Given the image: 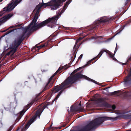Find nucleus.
Here are the masks:
<instances>
[{
	"label": "nucleus",
	"mask_w": 131,
	"mask_h": 131,
	"mask_svg": "<svg viewBox=\"0 0 131 131\" xmlns=\"http://www.w3.org/2000/svg\"><path fill=\"white\" fill-rule=\"evenodd\" d=\"M83 71V70H82L72 76L70 75L61 84L57 85L54 87L53 88V91L54 93H56L61 91L54 99L53 101L57 100L62 92L63 90H62V89H64L67 88L68 85L73 84L77 80L80 79H85L89 81H91L98 85H99V83L95 80L85 75L81 74Z\"/></svg>",
	"instance_id": "obj_1"
},
{
	"label": "nucleus",
	"mask_w": 131,
	"mask_h": 131,
	"mask_svg": "<svg viewBox=\"0 0 131 131\" xmlns=\"http://www.w3.org/2000/svg\"><path fill=\"white\" fill-rule=\"evenodd\" d=\"M38 18L34 17L33 19L29 25L27 27H25L23 31L25 33L27 32L28 35L34 31L47 25V26L51 28H53L56 23L57 18L56 17H54L48 19L39 23H36Z\"/></svg>",
	"instance_id": "obj_2"
},
{
	"label": "nucleus",
	"mask_w": 131,
	"mask_h": 131,
	"mask_svg": "<svg viewBox=\"0 0 131 131\" xmlns=\"http://www.w3.org/2000/svg\"><path fill=\"white\" fill-rule=\"evenodd\" d=\"M56 75V74L54 73L50 77L48 81L46 84L44 89L42 91L37 95L36 97L31 102L28 104L24 109L17 114V118L16 120V121H17V122H18L19 121L26 110L29 109L34 103L37 102L38 101V100L40 98V97H39V96L42 92L52 87L54 82L53 80H52V79Z\"/></svg>",
	"instance_id": "obj_3"
},
{
	"label": "nucleus",
	"mask_w": 131,
	"mask_h": 131,
	"mask_svg": "<svg viewBox=\"0 0 131 131\" xmlns=\"http://www.w3.org/2000/svg\"><path fill=\"white\" fill-rule=\"evenodd\" d=\"M111 118V117L107 116L98 117L91 121L89 124L78 131L71 130L70 131H90L96 128L104 121Z\"/></svg>",
	"instance_id": "obj_4"
},
{
	"label": "nucleus",
	"mask_w": 131,
	"mask_h": 131,
	"mask_svg": "<svg viewBox=\"0 0 131 131\" xmlns=\"http://www.w3.org/2000/svg\"><path fill=\"white\" fill-rule=\"evenodd\" d=\"M115 19V18L113 17H109L106 16L101 17L100 18V19H98L95 22L94 26L91 28L90 30L96 29L98 28H101L102 27L101 24L105 25L107 23H111Z\"/></svg>",
	"instance_id": "obj_5"
},
{
	"label": "nucleus",
	"mask_w": 131,
	"mask_h": 131,
	"mask_svg": "<svg viewBox=\"0 0 131 131\" xmlns=\"http://www.w3.org/2000/svg\"><path fill=\"white\" fill-rule=\"evenodd\" d=\"M26 33L25 32L23 31L22 34L20 35L15 40L11 46V49L12 50L9 52V53H11L13 54L15 52L18 47L20 45L25 38V36Z\"/></svg>",
	"instance_id": "obj_6"
},
{
	"label": "nucleus",
	"mask_w": 131,
	"mask_h": 131,
	"mask_svg": "<svg viewBox=\"0 0 131 131\" xmlns=\"http://www.w3.org/2000/svg\"><path fill=\"white\" fill-rule=\"evenodd\" d=\"M66 0H52L51 2L50 3H42L41 5H38L39 6L46 7L48 6H51V8L53 10L57 9L60 6V4L62 2H65Z\"/></svg>",
	"instance_id": "obj_7"
},
{
	"label": "nucleus",
	"mask_w": 131,
	"mask_h": 131,
	"mask_svg": "<svg viewBox=\"0 0 131 131\" xmlns=\"http://www.w3.org/2000/svg\"><path fill=\"white\" fill-rule=\"evenodd\" d=\"M22 0H15L14 3H12L8 4L6 7L4 8L3 11L9 12L11 11Z\"/></svg>",
	"instance_id": "obj_8"
},
{
	"label": "nucleus",
	"mask_w": 131,
	"mask_h": 131,
	"mask_svg": "<svg viewBox=\"0 0 131 131\" xmlns=\"http://www.w3.org/2000/svg\"><path fill=\"white\" fill-rule=\"evenodd\" d=\"M112 118L111 119L109 120L112 119H113L114 120L120 119L121 118L125 119H131V113H130L126 115H120L114 118Z\"/></svg>",
	"instance_id": "obj_9"
},
{
	"label": "nucleus",
	"mask_w": 131,
	"mask_h": 131,
	"mask_svg": "<svg viewBox=\"0 0 131 131\" xmlns=\"http://www.w3.org/2000/svg\"><path fill=\"white\" fill-rule=\"evenodd\" d=\"M49 105L48 103L46 104L43 105V107H40V108L38 109L35 115V117H37L38 116L39 118L41 114L42 113L44 110L46 108H48V106Z\"/></svg>",
	"instance_id": "obj_10"
},
{
	"label": "nucleus",
	"mask_w": 131,
	"mask_h": 131,
	"mask_svg": "<svg viewBox=\"0 0 131 131\" xmlns=\"http://www.w3.org/2000/svg\"><path fill=\"white\" fill-rule=\"evenodd\" d=\"M35 117V116L34 115L32 118L28 122L24 127L22 128L21 131H25L27 129L30 125L34 122L35 120L37 118Z\"/></svg>",
	"instance_id": "obj_11"
},
{
	"label": "nucleus",
	"mask_w": 131,
	"mask_h": 131,
	"mask_svg": "<svg viewBox=\"0 0 131 131\" xmlns=\"http://www.w3.org/2000/svg\"><path fill=\"white\" fill-rule=\"evenodd\" d=\"M124 84L128 86L131 84V76L128 75L124 79Z\"/></svg>",
	"instance_id": "obj_12"
},
{
	"label": "nucleus",
	"mask_w": 131,
	"mask_h": 131,
	"mask_svg": "<svg viewBox=\"0 0 131 131\" xmlns=\"http://www.w3.org/2000/svg\"><path fill=\"white\" fill-rule=\"evenodd\" d=\"M70 110L72 112H75L78 111H79L80 112H82L85 111L84 109L81 107L78 108L77 107H74L73 106L71 107Z\"/></svg>",
	"instance_id": "obj_13"
},
{
	"label": "nucleus",
	"mask_w": 131,
	"mask_h": 131,
	"mask_svg": "<svg viewBox=\"0 0 131 131\" xmlns=\"http://www.w3.org/2000/svg\"><path fill=\"white\" fill-rule=\"evenodd\" d=\"M103 52L102 51H100L97 56H96L95 57L92 59L91 60H90V61H88L86 63V64H85L84 66V67L87 66L89 65L90 63H91L92 61L96 59H98L100 57L102 54H103Z\"/></svg>",
	"instance_id": "obj_14"
},
{
	"label": "nucleus",
	"mask_w": 131,
	"mask_h": 131,
	"mask_svg": "<svg viewBox=\"0 0 131 131\" xmlns=\"http://www.w3.org/2000/svg\"><path fill=\"white\" fill-rule=\"evenodd\" d=\"M13 14H8L6 15L0 19L1 21H2V23H3L5 22L7 20L9 19L11 17L13 16Z\"/></svg>",
	"instance_id": "obj_15"
},
{
	"label": "nucleus",
	"mask_w": 131,
	"mask_h": 131,
	"mask_svg": "<svg viewBox=\"0 0 131 131\" xmlns=\"http://www.w3.org/2000/svg\"><path fill=\"white\" fill-rule=\"evenodd\" d=\"M13 14H8L6 15L0 19L1 21H2V23H3L5 22L7 20L9 19L11 17L13 16Z\"/></svg>",
	"instance_id": "obj_16"
},
{
	"label": "nucleus",
	"mask_w": 131,
	"mask_h": 131,
	"mask_svg": "<svg viewBox=\"0 0 131 131\" xmlns=\"http://www.w3.org/2000/svg\"><path fill=\"white\" fill-rule=\"evenodd\" d=\"M41 8V6H39L38 5L36 7V8L34 9V11L36 10V13L34 16L35 17L38 18V14L39 12V10L40 8Z\"/></svg>",
	"instance_id": "obj_17"
},
{
	"label": "nucleus",
	"mask_w": 131,
	"mask_h": 131,
	"mask_svg": "<svg viewBox=\"0 0 131 131\" xmlns=\"http://www.w3.org/2000/svg\"><path fill=\"white\" fill-rule=\"evenodd\" d=\"M70 67V66H69V64H66L65 66L63 67H60L56 71L55 73H54L56 74V75L57 73H58L62 69H67L69 67Z\"/></svg>",
	"instance_id": "obj_18"
},
{
	"label": "nucleus",
	"mask_w": 131,
	"mask_h": 131,
	"mask_svg": "<svg viewBox=\"0 0 131 131\" xmlns=\"http://www.w3.org/2000/svg\"><path fill=\"white\" fill-rule=\"evenodd\" d=\"M124 94L125 96L128 97L131 99V89H130L129 91L125 92Z\"/></svg>",
	"instance_id": "obj_19"
},
{
	"label": "nucleus",
	"mask_w": 131,
	"mask_h": 131,
	"mask_svg": "<svg viewBox=\"0 0 131 131\" xmlns=\"http://www.w3.org/2000/svg\"><path fill=\"white\" fill-rule=\"evenodd\" d=\"M101 51H102L103 52V53L104 52H105L107 53H108V54L110 56V58H112L114 57V54H113L112 52L108 50H101Z\"/></svg>",
	"instance_id": "obj_20"
},
{
	"label": "nucleus",
	"mask_w": 131,
	"mask_h": 131,
	"mask_svg": "<svg viewBox=\"0 0 131 131\" xmlns=\"http://www.w3.org/2000/svg\"><path fill=\"white\" fill-rule=\"evenodd\" d=\"M72 0H68L65 5L64 6L63 8V9H64V10H65L67 7V6L70 3V2H71Z\"/></svg>",
	"instance_id": "obj_21"
},
{
	"label": "nucleus",
	"mask_w": 131,
	"mask_h": 131,
	"mask_svg": "<svg viewBox=\"0 0 131 131\" xmlns=\"http://www.w3.org/2000/svg\"><path fill=\"white\" fill-rule=\"evenodd\" d=\"M38 44H37L35 46V47H34L33 48V49H36V48H39V49H41L42 48L46 46L45 44H42V45H40L39 46H38Z\"/></svg>",
	"instance_id": "obj_22"
},
{
	"label": "nucleus",
	"mask_w": 131,
	"mask_h": 131,
	"mask_svg": "<svg viewBox=\"0 0 131 131\" xmlns=\"http://www.w3.org/2000/svg\"><path fill=\"white\" fill-rule=\"evenodd\" d=\"M119 92L120 91H117L112 92H111L110 93V94L111 95H113L119 93Z\"/></svg>",
	"instance_id": "obj_23"
},
{
	"label": "nucleus",
	"mask_w": 131,
	"mask_h": 131,
	"mask_svg": "<svg viewBox=\"0 0 131 131\" xmlns=\"http://www.w3.org/2000/svg\"><path fill=\"white\" fill-rule=\"evenodd\" d=\"M82 39L80 37L79 38V39L77 40L76 41V42L75 43V44L74 45V46L73 47V49H77L76 48V46L77 45V43L78 42L79 40H81Z\"/></svg>",
	"instance_id": "obj_24"
},
{
	"label": "nucleus",
	"mask_w": 131,
	"mask_h": 131,
	"mask_svg": "<svg viewBox=\"0 0 131 131\" xmlns=\"http://www.w3.org/2000/svg\"><path fill=\"white\" fill-rule=\"evenodd\" d=\"M96 101L98 103H102L104 101V100L102 98H99Z\"/></svg>",
	"instance_id": "obj_25"
},
{
	"label": "nucleus",
	"mask_w": 131,
	"mask_h": 131,
	"mask_svg": "<svg viewBox=\"0 0 131 131\" xmlns=\"http://www.w3.org/2000/svg\"><path fill=\"white\" fill-rule=\"evenodd\" d=\"M16 30V29H13L10 30H9L7 31L5 33V35H7L9 33L13 31L14 30Z\"/></svg>",
	"instance_id": "obj_26"
},
{
	"label": "nucleus",
	"mask_w": 131,
	"mask_h": 131,
	"mask_svg": "<svg viewBox=\"0 0 131 131\" xmlns=\"http://www.w3.org/2000/svg\"><path fill=\"white\" fill-rule=\"evenodd\" d=\"M16 30V29H13L10 30H9L7 31L5 33V35H7L9 33L13 31L14 30Z\"/></svg>",
	"instance_id": "obj_27"
},
{
	"label": "nucleus",
	"mask_w": 131,
	"mask_h": 131,
	"mask_svg": "<svg viewBox=\"0 0 131 131\" xmlns=\"http://www.w3.org/2000/svg\"><path fill=\"white\" fill-rule=\"evenodd\" d=\"M16 30V29H13L10 30H9L7 31L5 33V35H7L9 33L13 31L14 30Z\"/></svg>",
	"instance_id": "obj_28"
},
{
	"label": "nucleus",
	"mask_w": 131,
	"mask_h": 131,
	"mask_svg": "<svg viewBox=\"0 0 131 131\" xmlns=\"http://www.w3.org/2000/svg\"><path fill=\"white\" fill-rule=\"evenodd\" d=\"M16 30V29H13L10 30H9L7 31L5 33V35H7L9 33L13 31L14 30Z\"/></svg>",
	"instance_id": "obj_29"
},
{
	"label": "nucleus",
	"mask_w": 131,
	"mask_h": 131,
	"mask_svg": "<svg viewBox=\"0 0 131 131\" xmlns=\"http://www.w3.org/2000/svg\"><path fill=\"white\" fill-rule=\"evenodd\" d=\"M21 24H20V25L18 24L17 25H15V26H11L9 28V29L13 28V27H19L20 26H21Z\"/></svg>",
	"instance_id": "obj_30"
},
{
	"label": "nucleus",
	"mask_w": 131,
	"mask_h": 131,
	"mask_svg": "<svg viewBox=\"0 0 131 131\" xmlns=\"http://www.w3.org/2000/svg\"><path fill=\"white\" fill-rule=\"evenodd\" d=\"M103 105L105 106H107L108 105V104L106 102H104L103 103Z\"/></svg>",
	"instance_id": "obj_31"
},
{
	"label": "nucleus",
	"mask_w": 131,
	"mask_h": 131,
	"mask_svg": "<svg viewBox=\"0 0 131 131\" xmlns=\"http://www.w3.org/2000/svg\"><path fill=\"white\" fill-rule=\"evenodd\" d=\"M56 40V39L54 37L51 38L50 39V41L51 42L54 41Z\"/></svg>",
	"instance_id": "obj_32"
},
{
	"label": "nucleus",
	"mask_w": 131,
	"mask_h": 131,
	"mask_svg": "<svg viewBox=\"0 0 131 131\" xmlns=\"http://www.w3.org/2000/svg\"><path fill=\"white\" fill-rule=\"evenodd\" d=\"M84 67V66H83V67H80L79 68H78L77 69H76V70L78 72V71H80V70H81L82 68H84V67Z\"/></svg>",
	"instance_id": "obj_33"
},
{
	"label": "nucleus",
	"mask_w": 131,
	"mask_h": 131,
	"mask_svg": "<svg viewBox=\"0 0 131 131\" xmlns=\"http://www.w3.org/2000/svg\"><path fill=\"white\" fill-rule=\"evenodd\" d=\"M1 58L0 57V68L2 66V65L4 64H3V62L2 63V60H1Z\"/></svg>",
	"instance_id": "obj_34"
},
{
	"label": "nucleus",
	"mask_w": 131,
	"mask_h": 131,
	"mask_svg": "<svg viewBox=\"0 0 131 131\" xmlns=\"http://www.w3.org/2000/svg\"><path fill=\"white\" fill-rule=\"evenodd\" d=\"M77 71L75 69V70L74 71H73L72 73H71L70 75L72 76L73 75H72V74H75V73H76V72H77Z\"/></svg>",
	"instance_id": "obj_35"
},
{
	"label": "nucleus",
	"mask_w": 131,
	"mask_h": 131,
	"mask_svg": "<svg viewBox=\"0 0 131 131\" xmlns=\"http://www.w3.org/2000/svg\"><path fill=\"white\" fill-rule=\"evenodd\" d=\"M13 125L11 126L9 128L7 131H11L13 128Z\"/></svg>",
	"instance_id": "obj_36"
},
{
	"label": "nucleus",
	"mask_w": 131,
	"mask_h": 131,
	"mask_svg": "<svg viewBox=\"0 0 131 131\" xmlns=\"http://www.w3.org/2000/svg\"><path fill=\"white\" fill-rule=\"evenodd\" d=\"M13 125L11 126L9 128L7 131H11L13 128Z\"/></svg>",
	"instance_id": "obj_37"
},
{
	"label": "nucleus",
	"mask_w": 131,
	"mask_h": 131,
	"mask_svg": "<svg viewBox=\"0 0 131 131\" xmlns=\"http://www.w3.org/2000/svg\"><path fill=\"white\" fill-rule=\"evenodd\" d=\"M13 125L11 126L9 128L7 131H11L13 128Z\"/></svg>",
	"instance_id": "obj_38"
},
{
	"label": "nucleus",
	"mask_w": 131,
	"mask_h": 131,
	"mask_svg": "<svg viewBox=\"0 0 131 131\" xmlns=\"http://www.w3.org/2000/svg\"><path fill=\"white\" fill-rule=\"evenodd\" d=\"M112 108L113 110H115V108H116V106H115V105H113L112 106Z\"/></svg>",
	"instance_id": "obj_39"
},
{
	"label": "nucleus",
	"mask_w": 131,
	"mask_h": 131,
	"mask_svg": "<svg viewBox=\"0 0 131 131\" xmlns=\"http://www.w3.org/2000/svg\"><path fill=\"white\" fill-rule=\"evenodd\" d=\"M130 112V111H128L127 112H122V114H125L126 113H129Z\"/></svg>",
	"instance_id": "obj_40"
},
{
	"label": "nucleus",
	"mask_w": 131,
	"mask_h": 131,
	"mask_svg": "<svg viewBox=\"0 0 131 131\" xmlns=\"http://www.w3.org/2000/svg\"><path fill=\"white\" fill-rule=\"evenodd\" d=\"M83 56V54H81L80 55V56L79 57V58H78V60L79 59H81L82 57Z\"/></svg>",
	"instance_id": "obj_41"
},
{
	"label": "nucleus",
	"mask_w": 131,
	"mask_h": 131,
	"mask_svg": "<svg viewBox=\"0 0 131 131\" xmlns=\"http://www.w3.org/2000/svg\"><path fill=\"white\" fill-rule=\"evenodd\" d=\"M64 10V9H63L61 11V12H60V14H62L63 12L64 11V10Z\"/></svg>",
	"instance_id": "obj_42"
},
{
	"label": "nucleus",
	"mask_w": 131,
	"mask_h": 131,
	"mask_svg": "<svg viewBox=\"0 0 131 131\" xmlns=\"http://www.w3.org/2000/svg\"><path fill=\"white\" fill-rule=\"evenodd\" d=\"M117 44H116V47L115 49V51H114V54H115L116 52L117 51Z\"/></svg>",
	"instance_id": "obj_43"
},
{
	"label": "nucleus",
	"mask_w": 131,
	"mask_h": 131,
	"mask_svg": "<svg viewBox=\"0 0 131 131\" xmlns=\"http://www.w3.org/2000/svg\"><path fill=\"white\" fill-rule=\"evenodd\" d=\"M9 29V28H8L7 29H6V30H3V31H2V32H5L6 31L8 30V29Z\"/></svg>",
	"instance_id": "obj_44"
},
{
	"label": "nucleus",
	"mask_w": 131,
	"mask_h": 131,
	"mask_svg": "<svg viewBox=\"0 0 131 131\" xmlns=\"http://www.w3.org/2000/svg\"><path fill=\"white\" fill-rule=\"evenodd\" d=\"M128 75L131 76V69H130V72L128 73Z\"/></svg>",
	"instance_id": "obj_45"
},
{
	"label": "nucleus",
	"mask_w": 131,
	"mask_h": 131,
	"mask_svg": "<svg viewBox=\"0 0 131 131\" xmlns=\"http://www.w3.org/2000/svg\"><path fill=\"white\" fill-rule=\"evenodd\" d=\"M112 58L115 61L116 60V58L114 57L113 58Z\"/></svg>",
	"instance_id": "obj_46"
},
{
	"label": "nucleus",
	"mask_w": 131,
	"mask_h": 131,
	"mask_svg": "<svg viewBox=\"0 0 131 131\" xmlns=\"http://www.w3.org/2000/svg\"><path fill=\"white\" fill-rule=\"evenodd\" d=\"M79 106H81V102H80V103H79Z\"/></svg>",
	"instance_id": "obj_47"
},
{
	"label": "nucleus",
	"mask_w": 131,
	"mask_h": 131,
	"mask_svg": "<svg viewBox=\"0 0 131 131\" xmlns=\"http://www.w3.org/2000/svg\"><path fill=\"white\" fill-rule=\"evenodd\" d=\"M1 13V12H0V13ZM2 15H3V14H0V17H1V16Z\"/></svg>",
	"instance_id": "obj_48"
},
{
	"label": "nucleus",
	"mask_w": 131,
	"mask_h": 131,
	"mask_svg": "<svg viewBox=\"0 0 131 131\" xmlns=\"http://www.w3.org/2000/svg\"><path fill=\"white\" fill-rule=\"evenodd\" d=\"M82 43H80V45H79V46H78V48L79 47V46L80 45H81V44Z\"/></svg>",
	"instance_id": "obj_49"
},
{
	"label": "nucleus",
	"mask_w": 131,
	"mask_h": 131,
	"mask_svg": "<svg viewBox=\"0 0 131 131\" xmlns=\"http://www.w3.org/2000/svg\"><path fill=\"white\" fill-rule=\"evenodd\" d=\"M129 122H130V121H129L128 122H127V125H128V124H129Z\"/></svg>",
	"instance_id": "obj_50"
},
{
	"label": "nucleus",
	"mask_w": 131,
	"mask_h": 131,
	"mask_svg": "<svg viewBox=\"0 0 131 131\" xmlns=\"http://www.w3.org/2000/svg\"><path fill=\"white\" fill-rule=\"evenodd\" d=\"M88 35V34H87L86 35H85V36H84V37H86Z\"/></svg>",
	"instance_id": "obj_51"
},
{
	"label": "nucleus",
	"mask_w": 131,
	"mask_h": 131,
	"mask_svg": "<svg viewBox=\"0 0 131 131\" xmlns=\"http://www.w3.org/2000/svg\"><path fill=\"white\" fill-rule=\"evenodd\" d=\"M76 57V54H75L74 56V59Z\"/></svg>",
	"instance_id": "obj_52"
},
{
	"label": "nucleus",
	"mask_w": 131,
	"mask_h": 131,
	"mask_svg": "<svg viewBox=\"0 0 131 131\" xmlns=\"http://www.w3.org/2000/svg\"><path fill=\"white\" fill-rule=\"evenodd\" d=\"M3 0H1L0 1V3L2 1H3Z\"/></svg>",
	"instance_id": "obj_53"
},
{
	"label": "nucleus",
	"mask_w": 131,
	"mask_h": 131,
	"mask_svg": "<svg viewBox=\"0 0 131 131\" xmlns=\"http://www.w3.org/2000/svg\"><path fill=\"white\" fill-rule=\"evenodd\" d=\"M0 23H2V21H1V19H0Z\"/></svg>",
	"instance_id": "obj_54"
},
{
	"label": "nucleus",
	"mask_w": 131,
	"mask_h": 131,
	"mask_svg": "<svg viewBox=\"0 0 131 131\" xmlns=\"http://www.w3.org/2000/svg\"><path fill=\"white\" fill-rule=\"evenodd\" d=\"M126 63H124V65H126Z\"/></svg>",
	"instance_id": "obj_55"
},
{
	"label": "nucleus",
	"mask_w": 131,
	"mask_h": 131,
	"mask_svg": "<svg viewBox=\"0 0 131 131\" xmlns=\"http://www.w3.org/2000/svg\"><path fill=\"white\" fill-rule=\"evenodd\" d=\"M95 61H94V62H93V63H94V62H95Z\"/></svg>",
	"instance_id": "obj_56"
},
{
	"label": "nucleus",
	"mask_w": 131,
	"mask_h": 131,
	"mask_svg": "<svg viewBox=\"0 0 131 131\" xmlns=\"http://www.w3.org/2000/svg\"><path fill=\"white\" fill-rule=\"evenodd\" d=\"M74 114H76V112L74 113Z\"/></svg>",
	"instance_id": "obj_57"
},
{
	"label": "nucleus",
	"mask_w": 131,
	"mask_h": 131,
	"mask_svg": "<svg viewBox=\"0 0 131 131\" xmlns=\"http://www.w3.org/2000/svg\"><path fill=\"white\" fill-rule=\"evenodd\" d=\"M51 126H50L49 127H50Z\"/></svg>",
	"instance_id": "obj_58"
}]
</instances>
